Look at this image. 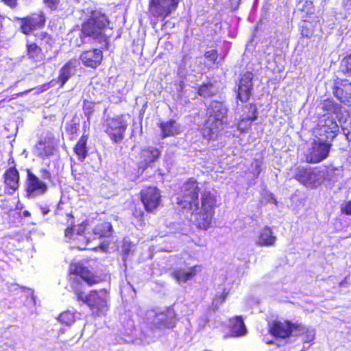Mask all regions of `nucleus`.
Masks as SVG:
<instances>
[{
    "label": "nucleus",
    "instance_id": "obj_1",
    "mask_svg": "<svg viewBox=\"0 0 351 351\" xmlns=\"http://www.w3.org/2000/svg\"><path fill=\"white\" fill-rule=\"evenodd\" d=\"M199 183L193 177L189 178L180 187L177 204L182 209L195 214V223L199 229L208 230L212 224L217 206L215 195L210 191H204L199 198Z\"/></svg>",
    "mask_w": 351,
    "mask_h": 351
},
{
    "label": "nucleus",
    "instance_id": "obj_2",
    "mask_svg": "<svg viewBox=\"0 0 351 351\" xmlns=\"http://www.w3.org/2000/svg\"><path fill=\"white\" fill-rule=\"evenodd\" d=\"M206 119L200 129L208 142L216 141L227 125V109L218 101H212L206 110Z\"/></svg>",
    "mask_w": 351,
    "mask_h": 351
},
{
    "label": "nucleus",
    "instance_id": "obj_3",
    "mask_svg": "<svg viewBox=\"0 0 351 351\" xmlns=\"http://www.w3.org/2000/svg\"><path fill=\"white\" fill-rule=\"evenodd\" d=\"M267 331L276 339L284 340L291 337H302L303 342L307 343L313 338V335L307 326L289 319L272 320L268 324Z\"/></svg>",
    "mask_w": 351,
    "mask_h": 351
},
{
    "label": "nucleus",
    "instance_id": "obj_4",
    "mask_svg": "<svg viewBox=\"0 0 351 351\" xmlns=\"http://www.w3.org/2000/svg\"><path fill=\"white\" fill-rule=\"evenodd\" d=\"M109 24V19L105 14L93 11L88 18L82 22L80 37H89L98 40L100 43H106L108 41V37L104 32Z\"/></svg>",
    "mask_w": 351,
    "mask_h": 351
},
{
    "label": "nucleus",
    "instance_id": "obj_5",
    "mask_svg": "<svg viewBox=\"0 0 351 351\" xmlns=\"http://www.w3.org/2000/svg\"><path fill=\"white\" fill-rule=\"evenodd\" d=\"M73 291L77 300L86 304L95 315L100 316L108 311L109 292L106 289L91 290L86 295L75 286H73Z\"/></svg>",
    "mask_w": 351,
    "mask_h": 351
},
{
    "label": "nucleus",
    "instance_id": "obj_6",
    "mask_svg": "<svg viewBox=\"0 0 351 351\" xmlns=\"http://www.w3.org/2000/svg\"><path fill=\"white\" fill-rule=\"evenodd\" d=\"M67 221L69 226L64 230V237L66 241L78 250L86 249L89 239L85 236L86 228L88 226V220H84L78 224H74V216L72 213L66 214Z\"/></svg>",
    "mask_w": 351,
    "mask_h": 351
},
{
    "label": "nucleus",
    "instance_id": "obj_7",
    "mask_svg": "<svg viewBox=\"0 0 351 351\" xmlns=\"http://www.w3.org/2000/svg\"><path fill=\"white\" fill-rule=\"evenodd\" d=\"M104 132L113 143H120L125 136L128 124L125 114L107 117L103 124Z\"/></svg>",
    "mask_w": 351,
    "mask_h": 351
},
{
    "label": "nucleus",
    "instance_id": "obj_8",
    "mask_svg": "<svg viewBox=\"0 0 351 351\" xmlns=\"http://www.w3.org/2000/svg\"><path fill=\"white\" fill-rule=\"evenodd\" d=\"M68 275L71 282V287H77L76 280L72 276L79 277L88 287L96 285L102 282L101 276L97 274L89 266L82 262L71 263L69 267Z\"/></svg>",
    "mask_w": 351,
    "mask_h": 351
},
{
    "label": "nucleus",
    "instance_id": "obj_9",
    "mask_svg": "<svg viewBox=\"0 0 351 351\" xmlns=\"http://www.w3.org/2000/svg\"><path fill=\"white\" fill-rule=\"evenodd\" d=\"M180 0H149L147 13L150 18L164 21L175 12Z\"/></svg>",
    "mask_w": 351,
    "mask_h": 351
},
{
    "label": "nucleus",
    "instance_id": "obj_10",
    "mask_svg": "<svg viewBox=\"0 0 351 351\" xmlns=\"http://www.w3.org/2000/svg\"><path fill=\"white\" fill-rule=\"evenodd\" d=\"M20 22V31L24 35L29 36L34 31L43 29L46 24L47 18L43 11L33 13L24 17H16Z\"/></svg>",
    "mask_w": 351,
    "mask_h": 351
},
{
    "label": "nucleus",
    "instance_id": "obj_11",
    "mask_svg": "<svg viewBox=\"0 0 351 351\" xmlns=\"http://www.w3.org/2000/svg\"><path fill=\"white\" fill-rule=\"evenodd\" d=\"M316 168L297 166L293 178L306 187L315 189L321 184V178Z\"/></svg>",
    "mask_w": 351,
    "mask_h": 351
},
{
    "label": "nucleus",
    "instance_id": "obj_12",
    "mask_svg": "<svg viewBox=\"0 0 351 351\" xmlns=\"http://www.w3.org/2000/svg\"><path fill=\"white\" fill-rule=\"evenodd\" d=\"M140 200L147 213H154L162 202L160 189L155 186H147L139 192Z\"/></svg>",
    "mask_w": 351,
    "mask_h": 351
},
{
    "label": "nucleus",
    "instance_id": "obj_13",
    "mask_svg": "<svg viewBox=\"0 0 351 351\" xmlns=\"http://www.w3.org/2000/svg\"><path fill=\"white\" fill-rule=\"evenodd\" d=\"M331 145L330 143L315 141L312 143L311 147L305 154V162L309 164H317L321 162L328 158Z\"/></svg>",
    "mask_w": 351,
    "mask_h": 351
},
{
    "label": "nucleus",
    "instance_id": "obj_14",
    "mask_svg": "<svg viewBox=\"0 0 351 351\" xmlns=\"http://www.w3.org/2000/svg\"><path fill=\"white\" fill-rule=\"evenodd\" d=\"M253 73L251 71H246L239 80L237 98L242 103L249 101L253 95Z\"/></svg>",
    "mask_w": 351,
    "mask_h": 351
},
{
    "label": "nucleus",
    "instance_id": "obj_15",
    "mask_svg": "<svg viewBox=\"0 0 351 351\" xmlns=\"http://www.w3.org/2000/svg\"><path fill=\"white\" fill-rule=\"evenodd\" d=\"M48 186L46 183L33 173L29 169L27 170L25 191L28 196L35 197L47 193Z\"/></svg>",
    "mask_w": 351,
    "mask_h": 351
},
{
    "label": "nucleus",
    "instance_id": "obj_16",
    "mask_svg": "<svg viewBox=\"0 0 351 351\" xmlns=\"http://www.w3.org/2000/svg\"><path fill=\"white\" fill-rule=\"evenodd\" d=\"M161 155V152L153 146H147L141 149L139 153L140 162L138 168L145 171L149 167L153 166Z\"/></svg>",
    "mask_w": 351,
    "mask_h": 351
},
{
    "label": "nucleus",
    "instance_id": "obj_17",
    "mask_svg": "<svg viewBox=\"0 0 351 351\" xmlns=\"http://www.w3.org/2000/svg\"><path fill=\"white\" fill-rule=\"evenodd\" d=\"M80 60L85 66L96 69L102 62L103 52L97 48L85 50L80 54Z\"/></svg>",
    "mask_w": 351,
    "mask_h": 351
},
{
    "label": "nucleus",
    "instance_id": "obj_18",
    "mask_svg": "<svg viewBox=\"0 0 351 351\" xmlns=\"http://www.w3.org/2000/svg\"><path fill=\"white\" fill-rule=\"evenodd\" d=\"M202 269L201 265H195L189 269L177 268L171 274L178 283H185L195 278Z\"/></svg>",
    "mask_w": 351,
    "mask_h": 351
},
{
    "label": "nucleus",
    "instance_id": "obj_19",
    "mask_svg": "<svg viewBox=\"0 0 351 351\" xmlns=\"http://www.w3.org/2000/svg\"><path fill=\"white\" fill-rule=\"evenodd\" d=\"M334 95L341 101L351 104V82L341 80L333 87Z\"/></svg>",
    "mask_w": 351,
    "mask_h": 351
},
{
    "label": "nucleus",
    "instance_id": "obj_20",
    "mask_svg": "<svg viewBox=\"0 0 351 351\" xmlns=\"http://www.w3.org/2000/svg\"><path fill=\"white\" fill-rule=\"evenodd\" d=\"M5 188L16 191L19 188L20 174L16 167H10L5 170L3 176Z\"/></svg>",
    "mask_w": 351,
    "mask_h": 351
},
{
    "label": "nucleus",
    "instance_id": "obj_21",
    "mask_svg": "<svg viewBox=\"0 0 351 351\" xmlns=\"http://www.w3.org/2000/svg\"><path fill=\"white\" fill-rule=\"evenodd\" d=\"M95 239L108 238L112 235L113 228L112 223L104 219H99L92 229Z\"/></svg>",
    "mask_w": 351,
    "mask_h": 351
},
{
    "label": "nucleus",
    "instance_id": "obj_22",
    "mask_svg": "<svg viewBox=\"0 0 351 351\" xmlns=\"http://www.w3.org/2000/svg\"><path fill=\"white\" fill-rule=\"evenodd\" d=\"M158 127L161 130L162 138L176 136L182 132L180 124L173 119L160 122L158 124Z\"/></svg>",
    "mask_w": 351,
    "mask_h": 351
},
{
    "label": "nucleus",
    "instance_id": "obj_23",
    "mask_svg": "<svg viewBox=\"0 0 351 351\" xmlns=\"http://www.w3.org/2000/svg\"><path fill=\"white\" fill-rule=\"evenodd\" d=\"M75 62L74 60H69L60 68L57 78L60 88H62L69 78L74 75L76 71Z\"/></svg>",
    "mask_w": 351,
    "mask_h": 351
},
{
    "label": "nucleus",
    "instance_id": "obj_24",
    "mask_svg": "<svg viewBox=\"0 0 351 351\" xmlns=\"http://www.w3.org/2000/svg\"><path fill=\"white\" fill-rule=\"evenodd\" d=\"M229 331L232 337H240L247 334V330L241 316H234L230 319Z\"/></svg>",
    "mask_w": 351,
    "mask_h": 351
},
{
    "label": "nucleus",
    "instance_id": "obj_25",
    "mask_svg": "<svg viewBox=\"0 0 351 351\" xmlns=\"http://www.w3.org/2000/svg\"><path fill=\"white\" fill-rule=\"evenodd\" d=\"M88 138V134L84 133L73 147V152L80 162H83L88 155V147L87 146Z\"/></svg>",
    "mask_w": 351,
    "mask_h": 351
},
{
    "label": "nucleus",
    "instance_id": "obj_26",
    "mask_svg": "<svg viewBox=\"0 0 351 351\" xmlns=\"http://www.w3.org/2000/svg\"><path fill=\"white\" fill-rule=\"evenodd\" d=\"M248 108L252 110L250 115L243 114L238 121V129L244 132L250 128L252 123L258 119V111L255 104H250Z\"/></svg>",
    "mask_w": 351,
    "mask_h": 351
},
{
    "label": "nucleus",
    "instance_id": "obj_27",
    "mask_svg": "<svg viewBox=\"0 0 351 351\" xmlns=\"http://www.w3.org/2000/svg\"><path fill=\"white\" fill-rule=\"evenodd\" d=\"M54 147L45 139L39 140L34 146V152L37 156L45 159L53 154Z\"/></svg>",
    "mask_w": 351,
    "mask_h": 351
},
{
    "label": "nucleus",
    "instance_id": "obj_28",
    "mask_svg": "<svg viewBox=\"0 0 351 351\" xmlns=\"http://www.w3.org/2000/svg\"><path fill=\"white\" fill-rule=\"evenodd\" d=\"M276 237L274 236L272 230L267 226L264 227L258 237L257 245L261 247H269L275 245Z\"/></svg>",
    "mask_w": 351,
    "mask_h": 351
},
{
    "label": "nucleus",
    "instance_id": "obj_29",
    "mask_svg": "<svg viewBox=\"0 0 351 351\" xmlns=\"http://www.w3.org/2000/svg\"><path fill=\"white\" fill-rule=\"evenodd\" d=\"M26 56L28 59L34 62H39L45 57V54L42 48L36 43L27 40L26 43Z\"/></svg>",
    "mask_w": 351,
    "mask_h": 351
},
{
    "label": "nucleus",
    "instance_id": "obj_30",
    "mask_svg": "<svg viewBox=\"0 0 351 351\" xmlns=\"http://www.w3.org/2000/svg\"><path fill=\"white\" fill-rule=\"evenodd\" d=\"M160 316L159 318V324L165 327H173L174 326L176 316L173 312L167 311L165 312H161L156 315Z\"/></svg>",
    "mask_w": 351,
    "mask_h": 351
},
{
    "label": "nucleus",
    "instance_id": "obj_31",
    "mask_svg": "<svg viewBox=\"0 0 351 351\" xmlns=\"http://www.w3.org/2000/svg\"><path fill=\"white\" fill-rule=\"evenodd\" d=\"M213 84L211 82L203 83L197 87V94L203 97H211L215 95L213 91Z\"/></svg>",
    "mask_w": 351,
    "mask_h": 351
},
{
    "label": "nucleus",
    "instance_id": "obj_32",
    "mask_svg": "<svg viewBox=\"0 0 351 351\" xmlns=\"http://www.w3.org/2000/svg\"><path fill=\"white\" fill-rule=\"evenodd\" d=\"M76 312H71L70 311H65L60 314L58 320L63 324L70 326L75 322Z\"/></svg>",
    "mask_w": 351,
    "mask_h": 351
},
{
    "label": "nucleus",
    "instance_id": "obj_33",
    "mask_svg": "<svg viewBox=\"0 0 351 351\" xmlns=\"http://www.w3.org/2000/svg\"><path fill=\"white\" fill-rule=\"evenodd\" d=\"M301 12L304 13L305 17H308L313 14L315 12L313 2L311 0H306L302 5Z\"/></svg>",
    "mask_w": 351,
    "mask_h": 351
},
{
    "label": "nucleus",
    "instance_id": "obj_34",
    "mask_svg": "<svg viewBox=\"0 0 351 351\" xmlns=\"http://www.w3.org/2000/svg\"><path fill=\"white\" fill-rule=\"evenodd\" d=\"M341 69L343 73H351V54L346 56L342 60Z\"/></svg>",
    "mask_w": 351,
    "mask_h": 351
},
{
    "label": "nucleus",
    "instance_id": "obj_35",
    "mask_svg": "<svg viewBox=\"0 0 351 351\" xmlns=\"http://www.w3.org/2000/svg\"><path fill=\"white\" fill-rule=\"evenodd\" d=\"M322 108L324 111L333 112L336 110L337 105L332 99H326L323 101Z\"/></svg>",
    "mask_w": 351,
    "mask_h": 351
},
{
    "label": "nucleus",
    "instance_id": "obj_36",
    "mask_svg": "<svg viewBox=\"0 0 351 351\" xmlns=\"http://www.w3.org/2000/svg\"><path fill=\"white\" fill-rule=\"evenodd\" d=\"M228 291L224 289L220 294L216 295L213 299V303L215 306L219 305L224 302L228 295Z\"/></svg>",
    "mask_w": 351,
    "mask_h": 351
},
{
    "label": "nucleus",
    "instance_id": "obj_37",
    "mask_svg": "<svg viewBox=\"0 0 351 351\" xmlns=\"http://www.w3.org/2000/svg\"><path fill=\"white\" fill-rule=\"evenodd\" d=\"M45 6L51 11H56L58 9L60 0H43Z\"/></svg>",
    "mask_w": 351,
    "mask_h": 351
},
{
    "label": "nucleus",
    "instance_id": "obj_38",
    "mask_svg": "<svg viewBox=\"0 0 351 351\" xmlns=\"http://www.w3.org/2000/svg\"><path fill=\"white\" fill-rule=\"evenodd\" d=\"M204 57L206 59H208L210 62H211L213 64H215L218 58L217 51L216 49L206 51L204 53Z\"/></svg>",
    "mask_w": 351,
    "mask_h": 351
},
{
    "label": "nucleus",
    "instance_id": "obj_39",
    "mask_svg": "<svg viewBox=\"0 0 351 351\" xmlns=\"http://www.w3.org/2000/svg\"><path fill=\"white\" fill-rule=\"evenodd\" d=\"M132 215L140 221H144L145 213L141 208H135L132 211Z\"/></svg>",
    "mask_w": 351,
    "mask_h": 351
},
{
    "label": "nucleus",
    "instance_id": "obj_40",
    "mask_svg": "<svg viewBox=\"0 0 351 351\" xmlns=\"http://www.w3.org/2000/svg\"><path fill=\"white\" fill-rule=\"evenodd\" d=\"M1 2L12 10H14L18 6L19 0H1Z\"/></svg>",
    "mask_w": 351,
    "mask_h": 351
},
{
    "label": "nucleus",
    "instance_id": "obj_41",
    "mask_svg": "<svg viewBox=\"0 0 351 351\" xmlns=\"http://www.w3.org/2000/svg\"><path fill=\"white\" fill-rule=\"evenodd\" d=\"M41 177L43 180H51L52 176L51 172L47 169H41L40 171Z\"/></svg>",
    "mask_w": 351,
    "mask_h": 351
},
{
    "label": "nucleus",
    "instance_id": "obj_42",
    "mask_svg": "<svg viewBox=\"0 0 351 351\" xmlns=\"http://www.w3.org/2000/svg\"><path fill=\"white\" fill-rule=\"evenodd\" d=\"M341 212L346 215H351V199L346 202L341 207Z\"/></svg>",
    "mask_w": 351,
    "mask_h": 351
},
{
    "label": "nucleus",
    "instance_id": "obj_43",
    "mask_svg": "<svg viewBox=\"0 0 351 351\" xmlns=\"http://www.w3.org/2000/svg\"><path fill=\"white\" fill-rule=\"evenodd\" d=\"M84 112L87 117L90 116L94 112L93 108L90 104H85L84 106Z\"/></svg>",
    "mask_w": 351,
    "mask_h": 351
},
{
    "label": "nucleus",
    "instance_id": "obj_44",
    "mask_svg": "<svg viewBox=\"0 0 351 351\" xmlns=\"http://www.w3.org/2000/svg\"><path fill=\"white\" fill-rule=\"evenodd\" d=\"M38 37L40 40H47L48 41L51 40V36L47 32H41L38 34Z\"/></svg>",
    "mask_w": 351,
    "mask_h": 351
},
{
    "label": "nucleus",
    "instance_id": "obj_45",
    "mask_svg": "<svg viewBox=\"0 0 351 351\" xmlns=\"http://www.w3.org/2000/svg\"><path fill=\"white\" fill-rule=\"evenodd\" d=\"M301 34L303 36L309 37L310 36L309 34H311V32H309L307 29H305L304 27H302Z\"/></svg>",
    "mask_w": 351,
    "mask_h": 351
},
{
    "label": "nucleus",
    "instance_id": "obj_46",
    "mask_svg": "<svg viewBox=\"0 0 351 351\" xmlns=\"http://www.w3.org/2000/svg\"><path fill=\"white\" fill-rule=\"evenodd\" d=\"M68 131H69L71 134H75L77 131V128L75 125H71L69 129H68Z\"/></svg>",
    "mask_w": 351,
    "mask_h": 351
},
{
    "label": "nucleus",
    "instance_id": "obj_47",
    "mask_svg": "<svg viewBox=\"0 0 351 351\" xmlns=\"http://www.w3.org/2000/svg\"><path fill=\"white\" fill-rule=\"evenodd\" d=\"M23 215H24L25 216H26V217H29V216H30V213H29V211H27V210H25V211L23 212Z\"/></svg>",
    "mask_w": 351,
    "mask_h": 351
},
{
    "label": "nucleus",
    "instance_id": "obj_48",
    "mask_svg": "<svg viewBox=\"0 0 351 351\" xmlns=\"http://www.w3.org/2000/svg\"><path fill=\"white\" fill-rule=\"evenodd\" d=\"M4 19V16L0 14V21Z\"/></svg>",
    "mask_w": 351,
    "mask_h": 351
}]
</instances>
